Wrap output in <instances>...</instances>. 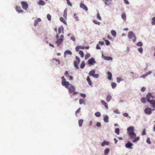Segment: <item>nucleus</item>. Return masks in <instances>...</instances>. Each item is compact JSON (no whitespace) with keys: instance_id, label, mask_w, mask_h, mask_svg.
<instances>
[{"instance_id":"1","label":"nucleus","mask_w":155,"mask_h":155,"mask_svg":"<svg viewBox=\"0 0 155 155\" xmlns=\"http://www.w3.org/2000/svg\"><path fill=\"white\" fill-rule=\"evenodd\" d=\"M61 79L62 80L61 82L62 85L68 89L69 92L70 93H72L75 90L74 86L70 84L68 81H66L64 76H62L61 77Z\"/></svg>"},{"instance_id":"2","label":"nucleus","mask_w":155,"mask_h":155,"mask_svg":"<svg viewBox=\"0 0 155 155\" xmlns=\"http://www.w3.org/2000/svg\"><path fill=\"white\" fill-rule=\"evenodd\" d=\"M127 133L130 136V138L132 139L134 138H135L136 135L134 132V127L132 126H130L128 127L127 129Z\"/></svg>"},{"instance_id":"3","label":"nucleus","mask_w":155,"mask_h":155,"mask_svg":"<svg viewBox=\"0 0 155 155\" xmlns=\"http://www.w3.org/2000/svg\"><path fill=\"white\" fill-rule=\"evenodd\" d=\"M56 41L55 42V43L58 46H60L63 41V39L64 38V35H61L59 38V36L58 34L56 36Z\"/></svg>"},{"instance_id":"4","label":"nucleus","mask_w":155,"mask_h":155,"mask_svg":"<svg viewBox=\"0 0 155 155\" xmlns=\"http://www.w3.org/2000/svg\"><path fill=\"white\" fill-rule=\"evenodd\" d=\"M128 38L130 39H132V38H133L132 39L133 42H135L136 41L137 39L136 35L132 31H130L128 32Z\"/></svg>"},{"instance_id":"5","label":"nucleus","mask_w":155,"mask_h":155,"mask_svg":"<svg viewBox=\"0 0 155 155\" xmlns=\"http://www.w3.org/2000/svg\"><path fill=\"white\" fill-rule=\"evenodd\" d=\"M95 71L93 70L89 72L88 74L89 76H92L94 78H98L99 77V74H95Z\"/></svg>"},{"instance_id":"6","label":"nucleus","mask_w":155,"mask_h":155,"mask_svg":"<svg viewBox=\"0 0 155 155\" xmlns=\"http://www.w3.org/2000/svg\"><path fill=\"white\" fill-rule=\"evenodd\" d=\"M22 7L24 10H26L28 7V4L27 2L23 1L21 2Z\"/></svg>"},{"instance_id":"7","label":"nucleus","mask_w":155,"mask_h":155,"mask_svg":"<svg viewBox=\"0 0 155 155\" xmlns=\"http://www.w3.org/2000/svg\"><path fill=\"white\" fill-rule=\"evenodd\" d=\"M133 144L131 142L128 141L127 143L125 144V146L126 148L129 149H131L132 148V145Z\"/></svg>"},{"instance_id":"8","label":"nucleus","mask_w":155,"mask_h":155,"mask_svg":"<svg viewBox=\"0 0 155 155\" xmlns=\"http://www.w3.org/2000/svg\"><path fill=\"white\" fill-rule=\"evenodd\" d=\"M152 109L149 107H147L144 110L145 113L148 115H150L152 114Z\"/></svg>"},{"instance_id":"9","label":"nucleus","mask_w":155,"mask_h":155,"mask_svg":"<svg viewBox=\"0 0 155 155\" xmlns=\"http://www.w3.org/2000/svg\"><path fill=\"white\" fill-rule=\"evenodd\" d=\"M96 61L93 58H91L89 59L87 61V63L88 64L93 65L94 63H96Z\"/></svg>"},{"instance_id":"10","label":"nucleus","mask_w":155,"mask_h":155,"mask_svg":"<svg viewBox=\"0 0 155 155\" xmlns=\"http://www.w3.org/2000/svg\"><path fill=\"white\" fill-rule=\"evenodd\" d=\"M102 57L105 60L109 61L110 60H112L113 58L112 57H110V56H105L103 54H102Z\"/></svg>"},{"instance_id":"11","label":"nucleus","mask_w":155,"mask_h":155,"mask_svg":"<svg viewBox=\"0 0 155 155\" xmlns=\"http://www.w3.org/2000/svg\"><path fill=\"white\" fill-rule=\"evenodd\" d=\"M80 7L81 8H82L83 10H84L86 11H88V8L87 7L85 6V5L82 2H81L80 4Z\"/></svg>"},{"instance_id":"12","label":"nucleus","mask_w":155,"mask_h":155,"mask_svg":"<svg viewBox=\"0 0 155 155\" xmlns=\"http://www.w3.org/2000/svg\"><path fill=\"white\" fill-rule=\"evenodd\" d=\"M147 102H149V103L151 104V107L153 108L155 107V101L153 99Z\"/></svg>"},{"instance_id":"13","label":"nucleus","mask_w":155,"mask_h":155,"mask_svg":"<svg viewBox=\"0 0 155 155\" xmlns=\"http://www.w3.org/2000/svg\"><path fill=\"white\" fill-rule=\"evenodd\" d=\"M151 98V93L150 92L148 93L146 95V99L147 101V102L150 100V99Z\"/></svg>"},{"instance_id":"14","label":"nucleus","mask_w":155,"mask_h":155,"mask_svg":"<svg viewBox=\"0 0 155 155\" xmlns=\"http://www.w3.org/2000/svg\"><path fill=\"white\" fill-rule=\"evenodd\" d=\"M112 99V96L110 94H108L106 98V101L107 102H110Z\"/></svg>"},{"instance_id":"15","label":"nucleus","mask_w":155,"mask_h":155,"mask_svg":"<svg viewBox=\"0 0 155 155\" xmlns=\"http://www.w3.org/2000/svg\"><path fill=\"white\" fill-rule=\"evenodd\" d=\"M67 54H68L71 55L72 54L71 51L69 50H67L64 52V57L65 58Z\"/></svg>"},{"instance_id":"16","label":"nucleus","mask_w":155,"mask_h":155,"mask_svg":"<svg viewBox=\"0 0 155 155\" xmlns=\"http://www.w3.org/2000/svg\"><path fill=\"white\" fill-rule=\"evenodd\" d=\"M41 21V18H38L37 19H36L34 22V26H36L37 25L38 23L39 22H40Z\"/></svg>"},{"instance_id":"17","label":"nucleus","mask_w":155,"mask_h":155,"mask_svg":"<svg viewBox=\"0 0 155 155\" xmlns=\"http://www.w3.org/2000/svg\"><path fill=\"white\" fill-rule=\"evenodd\" d=\"M15 10L16 11L19 13L23 12V11L21 10V7H18V6H16Z\"/></svg>"},{"instance_id":"18","label":"nucleus","mask_w":155,"mask_h":155,"mask_svg":"<svg viewBox=\"0 0 155 155\" xmlns=\"http://www.w3.org/2000/svg\"><path fill=\"white\" fill-rule=\"evenodd\" d=\"M109 144V142L106 140H104L101 143V145L104 147L105 145H108Z\"/></svg>"},{"instance_id":"19","label":"nucleus","mask_w":155,"mask_h":155,"mask_svg":"<svg viewBox=\"0 0 155 155\" xmlns=\"http://www.w3.org/2000/svg\"><path fill=\"white\" fill-rule=\"evenodd\" d=\"M104 121L106 123L109 122V117L107 115H106L104 116L103 118Z\"/></svg>"},{"instance_id":"20","label":"nucleus","mask_w":155,"mask_h":155,"mask_svg":"<svg viewBox=\"0 0 155 155\" xmlns=\"http://www.w3.org/2000/svg\"><path fill=\"white\" fill-rule=\"evenodd\" d=\"M107 75L108 77L107 78L109 80H112V73L110 71H108L107 72Z\"/></svg>"},{"instance_id":"21","label":"nucleus","mask_w":155,"mask_h":155,"mask_svg":"<svg viewBox=\"0 0 155 155\" xmlns=\"http://www.w3.org/2000/svg\"><path fill=\"white\" fill-rule=\"evenodd\" d=\"M122 19L125 21L126 20V16L125 13L124 12L122 13L121 15Z\"/></svg>"},{"instance_id":"22","label":"nucleus","mask_w":155,"mask_h":155,"mask_svg":"<svg viewBox=\"0 0 155 155\" xmlns=\"http://www.w3.org/2000/svg\"><path fill=\"white\" fill-rule=\"evenodd\" d=\"M101 103L103 105H104L105 107L106 108V109H108V108L107 104L105 101H104L103 100H102L101 101Z\"/></svg>"},{"instance_id":"23","label":"nucleus","mask_w":155,"mask_h":155,"mask_svg":"<svg viewBox=\"0 0 155 155\" xmlns=\"http://www.w3.org/2000/svg\"><path fill=\"white\" fill-rule=\"evenodd\" d=\"M45 2L42 0H40L38 2V4L40 5H44L45 4Z\"/></svg>"},{"instance_id":"24","label":"nucleus","mask_w":155,"mask_h":155,"mask_svg":"<svg viewBox=\"0 0 155 155\" xmlns=\"http://www.w3.org/2000/svg\"><path fill=\"white\" fill-rule=\"evenodd\" d=\"M62 30L63 33V31L64 30V28L62 26H61L58 28V34H60L61 32V31Z\"/></svg>"},{"instance_id":"25","label":"nucleus","mask_w":155,"mask_h":155,"mask_svg":"<svg viewBox=\"0 0 155 155\" xmlns=\"http://www.w3.org/2000/svg\"><path fill=\"white\" fill-rule=\"evenodd\" d=\"M83 123V119H80L78 120V124L80 127H81L82 126Z\"/></svg>"},{"instance_id":"26","label":"nucleus","mask_w":155,"mask_h":155,"mask_svg":"<svg viewBox=\"0 0 155 155\" xmlns=\"http://www.w3.org/2000/svg\"><path fill=\"white\" fill-rule=\"evenodd\" d=\"M140 140V137L138 136L137 137H135L134 140H132V142L133 143H135L137 141H138Z\"/></svg>"},{"instance_id":"27","label":"nucleus","mask_w":155,"mask_h":155,"mask_svg":"<svg viewBox=\"0 0 155 155\" xmlns=\"http://www.w3.org/2000/svg\"><path fill=\"white\" fill-rule=\"evenodd\" d=\"M74 67L75 68H76L77 69H79V67L78 65V64L77 62L76 61H74Z\"/></svg>"},{"instance_id":"28","label":"nucleus","mask_w":155,"mask_h":155,"mask_svg":"<svg viewBox=\"0 0 155 155\" xmlns=\"http://www.w3.org/2000/svg\"><path fill=\"white\" fill-rule=\"evenodd\" d=\"M109 149L108 148H107L106 149L104 150V154L105 155L109 153Z\"/></svg>"},{"instance_id":"29","label":"nucleus","mask_w":155,"mask_h":155,"mask_svg":"<svg viewBox=\"0 0 155 155\" xmlns=\"http://www.w3.org/2000/svg\"><path fill=\"white\" fill-rule=\"evenodd\" d=\"M60 20L61 22L63 23L64 24H65L66 25H67L66 22L65 21L63 18L62 17L60 18Z\"/></svg>"},{"instance_id":"30","label":"nucleus","mask_w":155,"mask_h":155,"mask_svg":"<svg viewBox=\"0 0 155 155\" xmlns=\"http://www.w3.org/2000/svg\"><path fill=\"white\" fill-rule=\"evenodd\" d=\"M124 80L122 78L120 77H117V81L118 83H119L120 81H122Z\"/></svg>"},{"instance_id":"31","label":"nucleus","mask_w":155,"mask_h":155,"mask_svg":"<svg viewBox=\"0 0 155 155\" xmlns=\"http://www.w3.org/2000/svg\"><path fill=\"white\" fill-rule=\"evenodd\" d=\"M67 9H65L64 11V15H63V16H64V18H67Z\"/></svg>"},{"instance_id":"32","label":"nucleus","mask_w":155,"mask_h":155,"mask_svg":"<svg viewBox=\"0 0 155 155\" xmlns=\"http://www.w3.org/2000/svg\"><path fill=\"white\" fill-rule=\"evenodd\" d=\"M111 34L114 37L116 36V35L117 33H116V31L115 30H111Z\"/></svg>"},{"instance_id":"33","label":"nucleus","mask_w":155,"mask_h":155,"mask_svg":"<svg viewBox=\"0 0 155 155\" xmlns=\"http://www.w3.org/2000/svg\"><path fill=\"white\" fill-rule=\"evenodd\" d=\"M111 87L113 89H114L117 86V84L113 82L111 84Z\"/></svg>"},{"instance_id":"34","label":"nucleus","mask_w":155,"mask_h":155,"mask_svg":"<svg viewBox=\"0 0 155 155\" xmlns=\"http://www.w3.org/2000/svg\"><path fill=\"white\" fill-rule=\"evenodd\" d=\"M85 63L84 61H82V63L81 65L80 68L81 69H83L85 66Z\"/></svg>"},{"instance_id":"35","label":"nucleus","mask_w":155,"mask_h":155,"mask_svg":"<svg viewBox=\"0 0 155 155\" xmlns=\"http://www.w3.org/2000/svg\"><path fill=\"white\" fill-rule=\"evenodd\" d=\"M95 115L97 117H99L101 116V114L99 112L97 111L95 113Z\"/></svg>"},{"instance_id":"36","label":"nucleus","mask_w":155,"mask_h":155,"mask_svg":"<svg viewBox=\"0 0 155 155\" xmlns=\"http://www.w3.org/2000/svg\"><path fill=\"white\" fill-rule=\"evenodd\" d=\"M47 18L49 21H50L51 18V15L50 14H48L47 15Z\"/></svg>"},{"instance_id":"37","label":"nucleus","mask_w":155,"mask_h":155,"mask_svg":"<svg viewBox=\"0 0 155 155\" xmlns=\"http://www.w3.org/2000/svg\"><path fill=\"white\" fill-rule=\"evenodd\" d=\"M90 56V54L89 53H87L85 54V59L86 60Z\"/></svg>"},{"instance_id":"38","label":"nucleus","mask_w":155,"mask_h":155,"mask_svg":"<svg viewBox=\"0 0 155 155\" xmlns=\"http://www.w3.org/2000/svg\"><path fill=\"white\" fill-rule=\"evenodd\" d=\"M120 129L118 128H116L115 130V132L117 134H120Z\"/></svg>"},{"instance_id":"39","label":"nucleus","mask_w":155,"mask_h":155,"mask_svg":"<svg viewBox=\"0 0 155 155\" xmlns=\"http://www.w3.org/2000/svg\"><path fill=\"white\" fill-rule=\"evenodd\" d=\"M152 21L151 24L153 25H155V17H153L152 18Z\"/></svg>"},{"instance_id":"40","label":"nucleus","mask_w":155,"mask_h":155,"mask_svg":"<svg viewBox=\"0 0 155 155\" xmlns=\"http://www.w3.org/2000/svg\"><path fill=\"white\" fill-rule=\"evenodd\" d=\"M79 54L81 55V57L82 58H83L84 57V54L83 51L81 50H80L79 52Z\"/></svg>"},{"instance_id":"41","label":"nucleus","mask_w":155,"mask_h":155,"mask_svg":"<svg viewBox=\"0 0 155 155\" xmlns=\"http://www.w3.org/2000/svg\"><path fill=\"white\" fill-rule=\"evenodd\" d=\"M84 100L83 99H80L79 101V103L80 104H83L84 102Z\"/></svg>"},{"instance_id":"42","label":"nucleus","mask_w":155,"mask_h":155,"mask_svg":"<svg viewBox=\"0 0 155 155\" xmlns=\"http://www.w3.org/2000/svg\"><path fill=\"white\" fill-rule=\"evenodd\" d=\"M136 45L138 46H142L143 45V43L141 41H139L136 44Z\"/></svg>"},{"instance_id":"43","label":"nucleus","mask_w":155,"mask_h":155,"mask_svg":"<svg viewBox=\"0 0 155 155\" xmlns=\"http://www.w3.org/2000/svg\"><path fill=\"white\" fill-rule=\"evenodd\" d=\"M97 17L98 19L100 20H101V19H102L101 18V16L100 15V14L99 12H98L97 13Z\"/></svg>"},{"instance_id":"44","label":"nucleus","mask_w":155,"mask_h":155,"mask_svg":"<svg viewBox=\"0 0 155 155\" xmlns=\"http://www.w3.org/2000/svg\"><path fill=\"white\" fill-rule=\"evenodd\" d=\"M141 102L143 103H145L146 102V100L145 98L142 97L141 98Z\"/></svg>"},{"instance_id":"45","label":"nucleus","mask_w":155,"mask_h":155,"mask_svg":"<svg viewBox=\"0 0 155 155\" xmlns=\"http://www.w3.org/2000/svg\"><path fill=\"white\" fill-rule=\"evenodd\" d=\"M146 142L149 144H150L151 143V142L150 141V139L149 137H147Z\"/></svg>"},{"instance_id":"46","label":"nucleus","mask_w":155,"mask_h":155,"mask_svg":"<svg viewBox=\"0 0 155 155\" xmlns=\"http://www.w3.org/2000/svg\"><path fill=\"white\" fill-rule=\"evenodd\" d=\"M67 3L70 6H72V4L70 2L69 0H66Z\"/></svg>"},{"instance_id":"47","label":"nucleus","mask_w":155,"mask_h":155,"mask_svg":"<svg viewBox=\"0 0 155 155\" xmlns=\"http://www.w3.org/2000/svg\"><path fill=\"white\" fill-rule=\"evenodd\" d=\"M93 21L94 24H97L98 25H99L100 24V22L98 21H97L93 20Z\"/></svg>"},{"instance_id":"48","label":"nucleus","mask_w":155,"mask_h":155,"mask_svg":"<svg viewBox=\"0 0 155 155\" xmlns=\"http://www.w3.org/2000/svg\"><path fill=\"white\" fill-rule=\"evenodd\" d=\"M53 60L55 61H56L58 62V64H61L60 61V60H59V59H56L55 58H53Z\"/></svg>"},{"instance_id":"49","label":"nucleus","mask_w":155,"mask_h":155,"mask_svg":"<svg viewBox=\"0 0 155 155\" xmlns=\"http://www.w3.org/2000/svg\"><path fill=\"white\" fill-rule=\"evenodd\" d=\"M76 60L78 61V62L79 64L80 61V59L78 56H76L75 57Z\"/></svg>"},{"instance_id":"50","label":"nucleus","mask_w":155,"mask_h":155,"mask_svg":"<svg viewBox=\"0 0 155 155\" xmlns=\"http://www.w3.org/2000/svg\"><path fill=\"white\" fill-rule=\"evenodd\" d=\"M138 50L139 51L140 53H142L143 51V48L142 47H140L138 48Z\"/></svg>"},{"instance_id":"51","label":"nucleus","mask_w":155,"mask_h":155,"mask_svg":"<svg viewBox=\"0 0 155 155\" xmlns=\"http://www.w3.org/2000/svg\"><path fill=\"white\" fill-rule=\"evenodd\" d=\"M105 42L107 45H109L110 44V42L107 40H105Z\"/></svg>"},{"instance_id":"52","label":"nucleus","mask_w":155,"mask_h":155,"mask_svg":"<svg viewBox=\"0 0 155 155\" xmlns=\"http://www.w3.org/2000/svg\"><path fill=\"white\" fill-rule=\"evenodd\" d=\"M96 125L98 127H100L101 126V124L100 122H97L96 123Z\"/></svg>"},{"instance_id":"53","label":"nucleus","mask_w":155,"mask_h":155,"mask_svg":"<svg viewBox=\"0 0 155 155\" xmlns=\"http://www.w3.org/2000/svg\"><path fill=\"white\" fill-rule=\"evenodd\" d=\"M80 95L81 96H82V97L83 98H84L86 97V95L84 94L81 93Z\"/></svg>"},{"instance_id":"54","label":"nucleus","mask_w":155,"mask_h":155,"mask_svg":"<svg viewBox=\"0 0 155 155\" xmlns=\"http://www.w3.org/2000/svg\"><path fill=\"white\" fill-rule=\"evenodd\" d=\"M146 134V130L145 129H144L143 130V132L142 134V135H145Z\"/></svg>"},{"instance_id":"55","label":"nucleus","mask_w":155,"mask_h":155,"mask_svg":"<svg viewBox=\"0 0 155 155\" xmlns=\"http://www.w3.org/2000/svg\"><path fill=\"white\" fill-rule=\"evenodd\" d=\"M80 49L79 46H77L75 48V50L76 51L78 52L79 51Z\"/></svg>"},{"instance_id":"56","label":"nucleus","mask_w":155,"mask_h":155,"mask_svg":"<svg viewBox=\"0 0 155 155\" xmlns=\"http://www.w3.org/2000/svg\"><path fill=\"white\" fill-rule=\"evenodd\" d=\"M64 75L67 76L68 77L69 76V74L68 71H66L64 73Z\"/></svg>"},{"instance_id":"57","label":"nucleus","mask_w":155,"mask_h":155,"mask_svg":"<svg viewBox=\"0 0 155 155\" xmlns=\"http://www.w3.org/2000/svg\"><path fill=\"white\" fill-rule=\"evenodd\" d=\"M146 88L145 87H142L141 88V91L142 92H144Z\"/></svg>"},{"instance_id":"58","label":"nucleus","mask_w":155,"mask_h":155,"mask_svg":"<svg viewBox=\"0 0 155 155\" xmlns=\"http://www.w3.org/2000/svg\"><path fill=\"white\" fill-rule=\"evenodd\" d=\"M88 82V84L90 86H91L92 84V82L91 81V80L90 81H87Z\"/></svg>"},{"instance_id":"59","label":"nucleus","mask_w":155,"mask_h":155,"mask_svg":"<svg viewBox=\"0 0 155 155\" xmlns=\"http://www.w3.org/2000/svg\"><path fill=\"white\" fill-rule=\"evenodd\" d=\"M124 3L126 4H129V2L127 0H124Z\"/></svg>"},{"instance_id":"60","label":"nucleus","mask_w":155,"mask_h":155,"mask_svg":"<svg viewBox=\"0 0 155 155\" xmlns=\"http://www.w3.org/2000/svg\"><path fill=\"white\" fill-rule=\"evenodd\" d=\"M81 108H79L78 110H77L75 112V114H76L77 113H79L81 110Z\"/></svg>"},{"instance_id":"61","label":"nucleus","mask_w":155,"mask_h":155,"mask_svg":"<svg viewBox=\"0 0 155 155\" xmlns=\"http://www.w3.org/2000/svg\"><path fill=\"white\" fill-rule=\"evenodd\" d=\"M123 115L124 117H127L128 116V114L127 113H125L123 114Z\"/></svg>"},{"instance_id":"62","label":"nucleus","mask_w":155,"mask_h":155,"mask_svg":"<svg viewBox=\"0 0 155 155\" xmlns=\"http://www.w3.org/2000/svg\"><path fill=\"white\" fill-rule=\"evenodd\" d=\"M98 43L101 45H103L104 44V42L103 41H100Z\"/></svg>"},{"instance_id":"63","label":"nucleus","mask_w":155,"mask_h":155,"mask_svg":"<svg viewBox=\"0 0 155 155\" xmlns=\"http://www.w3.org/2000/svg\"><path fill=\"white\" fill-rule=\"evenodd\" d=\"M152 73V71H150L148 72H147L146 73V75L147 76L148 75Z\"/></svg>"},{"instance_id":"64","label":"nucleus","mask_w":155,"mask_h":155,"mask_svg":"<svg viewBox=\"0 0 155 155\" xmlns=\"http://www.w3.org/2000/svg\"><path fill=\"white\" fill-rule=\"evenodd\" d=\"M71 40H72L73 41H74L75 40V38L74 36H71Z\"/></svg>"}]
</instances>
